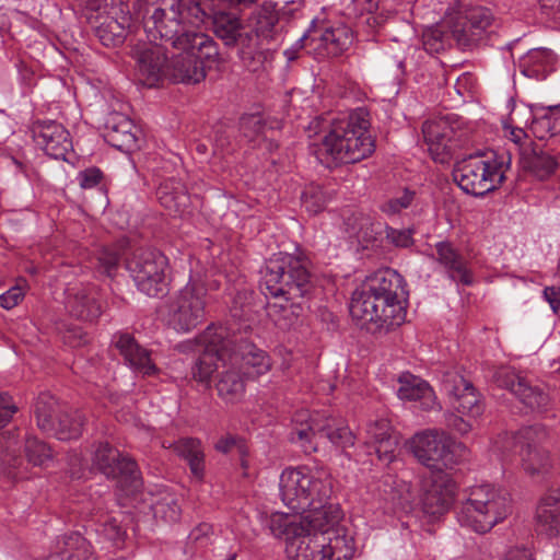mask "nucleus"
I'll return each instance as SVG.
<instances>
[{
	"instance_id": "obj_1",
	"label": "nucleus",
	"mask_w": 560,
	"mask_h": 560,
	"mask_svg": "<svg viewBox=\"0 0 560 560\" xmlns=\"http://www.w3.org/2000/svg\"><path fill=\"white\" fill-rule=\"evenodd\" d=\"M211 0H158L144 21L148 36L160 37L180 52L168 59L167 80L196 84L205 80L207 69L221 63L219 46L198 28L208 16Z\"/></svg>"
},
{
	"instance_id": "obj_2",
	"label": "nucleus",
	"mask_w": 560,
	"mask_h": 560,
	"mask_svg": "<svg viewBox=\"0 0 560 560\" xmlns=\"http://www.w3.org/2000/svg\"><path fill=\"white\" fill-rule=\"evenodd\" d=\"M370 127L371 116L364 107L337 117H315L307 127L308 138L323 136L311 143L312 153L328 168L360 162L375 150Z\"/></svg>"
},
{
	"instance_id": "obj_3",
	"label": "nucleus",
	"mask_w": 560,
	"mask_h": 560,
	"mask_svg": "<svg viewBox=\"0 0 560 560\" xmlns=\"http://www.w3.org/2000/svg\"><path fill=\"white\" fill-rule=\"evenodd\" d=\"M260 287L266 294L281 299L268 304V314L279 328L290 329L303 315L305 298L314 288L308 260L288 253L273 254L261 270Z\"/></svg>"
},
{
	"instance_id": "obj_4",
	"label": "nucleus",
	"mask_w": 560,
	"mask_h": 560,
	"mask_svg": "<svg viewBox=\"0 0 560 560\" xmlns=\"http://www.w3.org/2000/svg\"><path fill=\"white\" fill-rule=\"evenodd\" d=\"M409 292L404 277L392 268L368 276L351 298L350 314L369 330L390 329L406 318Z\"/></svg>"
},
{
	"instance_id": "obj_5",
	"label": "nucleus",
	"mask_w": 560,
	"mask_h": 560,
	"mask_svg": "<svg viewBox=\"0 0 560 560\" xmlns=\"http://www.w3.org/2000/svg\"><path fill=\"white\" fill-rule=\"evenodd\" d=\"M269 528L273 536L287 537L289 560H351L354 555L353 539L346 529L313 532L282 514L270 517Z\"/></svg>"
},
{
	"instance_id": "obj_6",
	"label": "nucleus",
	"mask_w": 560,
	"mask_h": 560,
	"mask_svg": "<svg viewBox=\"0 0 560 560\" xmlns=\"http://www.w3.org/2000/svg\"><path fill=\"white\" fill-rule=\"evenodd\" d=\"M510 165L511 156L505 152H477L455 163L453 178L464 192L483 197L503 184Z\"/></svg>"
},
{
	"instance_id": "obj_7",
	"label": "nucleus",
	"mask_w": 560,
	"mask_h": 560,
	"mask_svg": "<svg viewBox=\"0 0 560 560\" xmlns=\"http://www.w3.org/2000/svg\"><path fill=\"white\" fill-rule=\"evenodd\" d=\"M410 450L419 463L429 469V479L435 490H452L455 482L445 471L456 464V441L445 431L425 430L409 441Z\"/></svg>"
},
{
	"instance_id": "obj_8",
	"label": "nucleus",
	"mask_w": 560,
	"mask_h": 560,
	"mask_svg": "<svg viewBox=\"0 0 560 560\" xmlns=\"http://www.w3.org/2000/svg\"><path fill=\"white\" fill-rule=\"evenodd\" d=\"M236 341L231 339V327L210 325L192 340L178 345L182 352L198 353L191 366L192 378L199 383H209L212 374L223 369L231 354L230 347Z\"/></svg>"
},
{
	"instance_id": "obj_9",
	"label": "nucleus",
	"mask_w": 560,
	"mask_h": 560,
	"mask_svg": "<svg viewBox=\"0 0 560 560\" xmlns=\"http://www.w3.org/2000/svg\"><path fill=\"white\" fill-rule=\"evenodd\" d=\"M38 428L60 441L78 439L82 434L84 416L81 411L61 406L49 393H42L34 406Z\"/></svg>"
},
{
	"instance_id": "obj_10",
	"label": "nucleus",
	"mask_w": 560,
	"mask_h": 560,
	"mask_svg": "<svg viewBox=\"0 0 560 560\" xmlns=\"http://www.w3.org/2000/svg\"><path fill=\"white\" fill-rule=\"evenodd\" d=\"M462 508L460 521L475 532L485 534L513 511L510 492H470Z\"/></svg>"
},
{
	"instance_id": "obj_11",
	"label": "nucleus",
	"mask_w": 560,
	"mask_h": 560,
	"mask_svg": "<svg viewBox=\"0 0 560 560\" xmlns=\"http://www.w3.org/2000/svg\"><path fill=\"white\" fill-rule=\"evenodd\" d=\"M127 270L139 291L150 298L164 296L168 292L167 257L154 248H137L126 261Z\"/></svg>"
},
{
	"instance_id": "obj_12",
	"label": "nucleus",
	"mask_w": 560,
	"mask_h": 560,
	"mask_svg": "<svg viewBox=\"0 0 560 560\" xmlns=\"http://www.w3.org/2000/svg\"><path fill=\"white\" fill-rule=\"evenodd\" d=\"M319 492H279L284 505L295 514L304 515L306 527L313 532H325L329 528L345 529L339 526L341 510L334 504H323L316 500Z\"/></svg>"
},
{
	"instance_id": "obj_13",
	"label": "nucleus",
	"mask_w": 560,
	"mask_h": 560,
	"mask_svg": "<svg viewBox=\"0 0 560 560\" xmlns=\"http://www.w3.org/2000/svg\"><path fill=\"white\" fill-rule=\"evenodd\" d=\"M206 288L189 281L168 304V324L180 332L194 329L205 318Z\"/></svg>"
},
{
	"instance_id": "obj_14",
	"label": "nucleus",
	"mask_w": 560,
	"mask_h": 560,
	"mask_svg": "<svg viewBox=\"0 0 560 560\" xmlns=\"http://www.w3.org/2000/svg\"><path fill=\"white\" fill-rule=\"evenodd\" d=\"M305 413L296 416L295 421L301 423L291 431L290 440L300 444L305 453H312L317 450L316 439L326 438L334 445L347 448L354 445L355 436L348 425L337 423L334 419H326L324 424L319 421L311 419L310 422L303 423Z\"/></svg>"
},
{
	"instance_id": "obj_15",
	"label": "nucleus",
	"mask_w": 560,
	"mask_h": 560,
	"mask_svg": "<svg viewBox=\"0 0 560 560\" xmlns=\"http://www.w3.org/2000/svg\"><path fill=\"white\" fill-rule=\"evenodd\" d=\"M93 466L107 479L115 480L121 489L138 490L142 487V477L137 463L107 442H101L96 446Z\"/></svg>"
},
{
	"instance_id": "obj_16",
	"label": "nucleus",
	"mask_w": 560,
	"mask_h": 560,
	"mask_svg": "<svg viewBox=\"0 0 560 560\" xmlns=\"http://www.w3.org/2000/svg\"><path fill=\"white\" fill-rule=\"evenodd\" d=\"M136 62L138 81L148 88H154L166 78L168 57L166 49L156 43L139 42L130 51Z\"/></svg>"
},
{
	"instance_id": "obj_17",
	"label": "nucleus",
	"mask_w": 560,
	"mask_h": 560,
	"mask_svg": "<svg viewBox=\"0 0 560 560\" xmlns=\"http://www.w3.org/2000/svg\"><path fill=\"white\" fill-rule=\"evenodd\" d=\"M546 434L541 424L523 428L512 436L505 434L506 439L521 445L524 470L532 477H545L551 468L548 452L538 445Z\"/></svg>"
},
{
	"instance_id": "obj_18",
	"label": "nucleus",
	"mask_w": 560,
	"mask_h": 560,
	"mask_svg": "<svg viewBox=\"0 0 560 560\" xmlns=\"http://www.w3.org/2000/svg\"><path fill=\"white\" fill-rule=\"evenodd\" d=\"M494 381L499 387L510 390L525 407L538 412L548 410L550 405L548 393L540 386L533 385L515 371L500 369L494 374Z\"/></svg>"
},
{
	"instance_id": "obj_19",
	"label": "nucleus",
	"mask_w": 560,
	"mask_h": 560,
	"mask_svg": "<svg viewBox=\"0 0 560 560\" xmlns=\"http://www.w3.org/2000/svg\"><path fill=\"white\" fill-rule=\"evenodd\" d=\"M33 140L48 156L68 161L72 152V140L69 131L56 120H36L31 127Z\"/></svg>"
},
{
	"instance_id": "obj_20",
	"label": "nucleus",
	"mask_w": 560,
	"mask_h": 560,
	"mask_svg": "<svg viewBox=\"0 0 560 560\" xmlns=\"http://www.w3.org/2000/svg\"><path fill=\"white\" fill-rule=\"evenodd\" d=\"M443 389L452 407L459 413L477 418L483 412V405L472 383L456 372L446 373Z\"/></svg>"
},
{
	"instance_id": "obj_21",
	"label": "nucleus",
	"mask_w": 560,
	"mask_h": 560,
	"mask_svg": "<svg viewBox=\"0 0 560 560\" xmlns=\"http://www.w3.org/2000/svg\"><path fill=\"white\" fill-rule=\"evenodd\" d=\"M464 22L470 27L469 38L462 37L465 45L493 44L497 36L498 23L491 10L485 7H470L459 11Z\"/></svg>"
},
{
	"instance_id": "obj_22",
	"label": "nucleus",
	"mask_w": 560,
	"mask_h": 560,
	"mask_svg": "<svg viewBox=\"0 0 560 560\" xmlns=\"http://www.w3.org/2000/svg\"><path fill=\"white\" fill-rule=\"evenodd\" d=\"M112 342L135 372L143 376H152L159 372L150 351L140 346L130 334H115Z\"/></svg>"
},
{
	"instance_id": "obj_23",
	"label": "nucleus",
	"mask_w": 560,
	"mask_h": 560,
	"mask_svg": "<svg viewBox=\"0 0 560 560\" xmlns=\"http://www.w3.org/2000/svg\"><path fill=\"white\" fill-rule=\"evenodd\" d=\"M97 291L92 285H74L66 290V307L83 322H94L102 314Z\"/></svg>"
},
{
	"instance_id": "obj_24",
	"label": "nucleus",
	"mask_w": 560,
	"mask_h": 560,
	"mask_svg": "<svg viewBox=\"0 0 560 560\" xmlns=\"http://www.w3.org/2000/svg\"><path fill=\"white\" fill-rule=\"evenodd\" d=\"M235 338L236 341L232 343L230 351L231 353L237 354L241 370L246 368V373L250 376L266 374L271 368L269 355L231 328V339Z\"/></svg>"
},
{
	"instance_id": "obj_25",
	"label": "nucleus",
	"mask_w": 560,
	"mask_h": 560,
	"mask_svg": "<svg viewBox=\"0 0 560 560\" xmlns=\"http://www.w3.org/2000/svg\"><path fill=\"white\" fill-rule=\"evenodd\" d=\"M422 133L432 159L446 163L452 154L453 128L445 119L429 120L422 126Z\"/></svg>"
},
{
	"instance_id": "obj_26",
	"label": "nucleus",
	"mask_w": 560,
	"mask_h": 560,
	"mask_svg": "<svg viewBox=\"0 0 560 560\" xmlns=\"http://www.w3.org/2000/svg\"><path fill=\"white\" fill-rule=\"evenodd\" d=\"M434 247L435 254L432 257L444 268L448 279L463 285L474 283L466 259L450 242H438Z\"/></svg>"
},
{
	"instance_id": "obj_27",
	"label": "nucleus",
	"mask_w": 560,
	"mask_h": 560,
	"mask_svg": "<svg viewBox=\"0 0 560 560\" xmlns=\"http://www.w3.org/2000/svg\"><path fill=\"white\" fill-rule=\"evenodd\" d=\"M520 165L539 180L549 178L557 170L556 159L536 142H524L520 148Z\"/></svg>"
},
{
	"instance_id": "obj_28",
	"label": "nucleus",
	"mask_w": 560,
	"mask_h": 560,
	"mask_svg": "<svg viewBox=\"0 0 560 560\" xmlns=\"http://www.w3.org/2000/svg\"><path fill=\"white\" fill-rule=\"evenodd\" d=\"M105 139L114 148L122 152L139 149V129L131 119L122 114H112L105 126Z\"/></svg>"
},
{
	"instance_id": "obj_29",
	"label": "nucleus",
	"mask_w": 560,
	"mask_h": 560,
	"mask_svg": "<svg viewBox=\"0 0 560 560\" xmlns=\"http://www.w3.org/2000/svg\"><path fill=\"white\" fill-rule=\"evenodd\" d=\"M238 357L235 353L229 354V360L223 363V369L219 372L215 388L218 395L226 402H236L241 400L245 392V381Z\"/></svg>"
},
{
	"instance_id": "obj_30",
	"label": "nucleus",
	"mask_w": 560,
	"mask_h": 560,
	"mask_svg": "<svg viewBox=\"0 0 560 560\" xmlns=\"http://www.w3.org/2000/svg\"><path fill=\"white\" fill-rule=\"evenodd\" d=\"M535 530L549 538L560 534V492H549L538 502L535 513Z\"/></svg>"
},
{
	"instance_id": "obj_31",
	"label": "nucleus",
	"mask_w": 560,
	"mask_h": 560,
	"mask_svg": "<svg viewBox=\"0 0 560 560\" xmlns=\"http://www.w3.org/2000/svg\"><path fill=\"white\" fill-rule=\"evenodd\" d=\"M369 441L365 442L368 454H376L377 459L384 464L392 463L396 455L397 439L389 433L386 420H380L368 427Z\"/></svg>"
},
{
	"instance_id": "obj_32",
	"label": "nucleus",
	"mask_w": 560,
	"mask_h": 560,
	"mask_svg": "<svg viewBox=\"0 0 560 560\" xmlns=\"http://www.w3.org/2000/svg\"><path fill=\"white\" fill-rule=\"evenodd\" d=\"M397 396L401 400L419 401L424 410H432L438 406L436 396L430 384L410 373H404L398 378Z\"/></svg>"
},
{
	"instance_id": "obj_33",
	"label": "nucleus",
	"mask_w": 560,
	"mask_h": 560,
	"mask_svg": "<svg viewBox=\"0 0 560 560\" xmlns=\"http://www.w3.org/2000/svg\"><path fill=\"white\" fill-rule=\"evenodd\" d=\"M557 57L546 48L529 50L520 61V71L529 79L545 80L556 70Z\"/></svg>"
},
{
	"instance_id": "obj_34",
	"label": "nucleus",
	"mask_w": 560,
	"mask_h": 560,
	"mask_svg": "<svg viewBox=\"0 0 560 560\" xmlns=\"http://www.w3.org/2000/svg\"><path fill=\"white\" fill-rule=\"evenodd\" d=\"M131 26V15L121 7L119 14L109 15L96 28L101 43L107 47H115L124 43Z\"/></svg>"
},
{
	"instance_id": "obj_35",
	"label": "nucleus",
	"mask_w": 560,
	"mask_h": 560,
	"mask_svg": "<svg viewBox=\"0 0 560 560\" xmlns=\"http://www.w3.org/2000/svg\"><path fill=\"white\" fill-rule=\"evenodd\" d=\"M170 447L183 458L190 470L191 477L201 481L205 477V453L200 440L194 438H182Z\"/></svg>"
},
{
	"instance_id": "obj_36",
	"label": "nucleus",
	"mask_w": 560,
	"mask_h": 560,
	"mask_svg": "<svg viewBox=\"0 0 560 560\" xmlns=\"http://www.w3.org/2000/svg\"><path fill=\"white\" fill-rule=\"evenodd\" d=\"M160 203L171 212H183L189 203V195L185 184L176 178L168 177L158 188Z\"/></svg>"
},
{
	"instance_id": "obj_37",
	"label": "nucleus",
	"mask_w": 560,
	"mask_h": 560,
	"mask_svg": "<svg viewBox=\"0 0 560 560\" xmlns=\"http://www.w3.org/2000/svg\"><path fill=\"white\" fill-rule=\"evenodd\" d=\"M212 30L225 46L234 47L244 25L237 14L220 10L212 14Z\"/></svg>"
},
{
	"instance_id": "obj_38",
	"label": "nucleus",
	"mask_w": 560,
	"mask_h": 560,
	"mask_svg": "<svg viewBox=\"0 0 560 560\" xmlns=\"http://www.w3.org/2000/svg\"><path fill=\"white\" fill-rule=\"evenodd\" d=\"M318 39L328 54L337 56L346 51L353 43L351 28L343 24L325 28Z\"/></svg>"
},
{
	"instance_id": "obj_39",
	"label": "nucleus",
	"mask_w": 560,
	"mask_h": 560,
	"mask_svg": "<svg viewBox=\"0 0 560 560\" xmlns=\"http://www.w3.org/2000/svg\"><path fill=\"white\" fill-rule=\"evenodd\" d=\"M280 490H322L318 480L314 478L307 467L287 468L280 475Z\"/></svg>"
},
{
	"instance_id": "obj_40",
	"label": "nucleus",
	"mask_w": 560,
	"mask_h": 560,
	"mask_svg": "<svg viewBox=\"0 0 560 560\" xmlns=\"http://www.w3.org/2000/svg\"><path fill=\"white\" fill-rule=\"evenodd\" d=\"M58 551L54 555L63 557V560H89L91 556L88 540L78 532L65 534L57 541Z\"/></svg>"
},
{
	"instance_id": "obj_41",
	"label": "nucleus",
	"mask_w": 560,
	"mask_h": 560,
	"mask_svg": "<svg viewBox=\"0 0 560 560\" xmlns=\"http://www.w3.org/2000/svg\"><path fill=\"white\" fill-rule=\"evenodd\" d=\"M254 19V32L257 37H261L262 40L267 42L276 39L278 13L273 3L265 1L255 12Z\"/></svg>"
},
{
	"instance_id": "obj_42",
	"label": "nucleus",
	"mask_w": 560,
	"mask_h": 560,
	"mask_svg": "<svg viewBox=\"0 0 560 560\" xmlns=\"http://www.w3.org/2000/svg\"><path fill=\"white\" fill-rule=\"evenodd\" d=\"M255 32L241 31V36L237 38L236 45L238 46V57L243 65L252 71H256L261 63V52L259 50L258 40Z\"/></svg>"
},
{
	"instance_id": "obj_43",
	"label": "nucleus",
	"mask_w": 560,
	"mask_h": 560,
	"mask_svg": "<svg viewBox=\"0 0 560 560\" xmlns=\"http://www.w3.org/2000/svg\"><path fill=\"white\" fill-rule=\"evenodd\" d=\"M529 130L538 140H546L560 132V110L557 106L550 107L541 115H535Z\"/></svg>"
},
{
	"instance_id": "obj_44",
	"label": "nucleus",
	"mask_w": 560,
	"mask_h": 560,
	"mask_svg": "<svg viewBox=\"0 0 560 560\" xmlns=\"http://www.w3.org/2000/svg\"><path fill=\"white\" fill-rule=\"evenodd\" d=\"M455 492H422L421 509L429 516H439L447 512L454 503Z\"/></svg>"
},
{
	"instance_id": "obj_45",
	"label": "nucleus",
	"mask_w": 560,
	"mask_h": 560,
	"mask_svg": "<svg viewBox=\"0 0 560 560\" xmlns=\"http://www.w3.org/2000/svg\"><path fill=\"white\" fill-rule=\"evenodd\" d=\"M451 40L447 23L428 27L422 34L423 49L431 55L443 51L451 45Z\"/></svg>"
},
{
	"instance_id": "obj_46",
	"label": "nucleus",
	"mask_w": 560,
	"mask_h": 560,
	"mask_svg": "<svg viewBox=\"0 0 560 560\" xmlns=\"http://www.w3.org/2000/svg\"><path fill=\"white\" fill-rule=\"evenodd\" d=\"M331 198L332 192L318 185L308 186L301 196L302 206L311 214H317L323 211Z\"/></svg>"
},
{
	"instance_id": "obj_47",
	"label": "nucleus",
	"mask_w": 560,
	"mask_h": 560,
	"mask_svg": "<svg viewBox=\"0 0 560 560\" xmlns=\"http://www.w3.org/2000/svg\"><path fill=\"white\" fill-rule=\"evenodd\" d=\"M24 451L27 462L33 466L46 467L50 462H52V452L50 447L37 438H27Z\"/></svg>"
},
{
	"instance_id": "obj_48",
	"label": "nucleus",
	"mask_w": 560,
	"mask_h": 560,
	"mask_svg": "<svg viewBox=\"0 0 560 560\" xmlns=\"http://www.w3.org/2000/svg\"><path fill=\"white\" fill-rule=\"evenodd\" d=\"M151 510L155 518H162L170 523L177 522L182 512L177 500L170 492L159 501L152 500Z\"/></svg>"
},
{
	"instance_id": "obj_49",
	"label": "nucleus",
	"mask_w": 560,
	"mask_h": 560,
	"mask_svg": "<svg viewBox=\"0 0 560 560\" xmlns=\"http://www.w3.org/2000/svg\"><path fill=\"white\" fill-rule=\"evenodd\" d=\"M213 528L208 523H201L196 526L188 535L186 542V552L194 555L212 542Z\"/></svg>"
},
{
	"instance_id": "obj_50",
	"label": "nucleus",
	"mask_w": 560,
	"mask_h": 560,
	"mask_svg": "<svg viewBox=\"0 0 560 560\" xmlns=\"http://www.w3.org/2000/svg\"><path fill=\"white\" fill-rule=\"evenodd\" d=\"M448 26V33L451 34L452 40L455 42L456 46L463 50H470L478 45H465L462 43V37L469 38L470 27L464 22L463 15L458 12L454 18L446 22Z\"/></svg>"
},
{
	"instance_id": "obj_51",
	"label": "nucleus",
	"mask_w": 560,
	"mask_h": 560,
	"mask_svg": "<svg viewBox=\"0 0 560 560\" xmlns=\"http://www.w3.org/2000/svg\"><path fill=\"white\" fill-rule=\"evenodd\" d=\"M266 122L262 117L257 114L244 115L240 120V130L248 140H255L257 137L265 135Z\"/></svg>"
},
{
	"instance_id": "obj_52",
	"label": "nucleus",
	"mask_w": 560,
	"mask_h": 560,
	"mask_svg": "<svg viewBox=\"0 0 560 560\" xmlns=\"http://www.w3.org/2000/svg\"><path fill=\"white\" fill-rule=\"evenodd\" d=\"M97 267L107 277H114L119 265V253L112 247H103L97 252Z\"/></svg>"
},
{
	"instance_id": "obj_53",
	"label": "nucleus",
	"mask_w": 560,
	"mask_h": 560,
	"mask_svg": "<svg viewBox=\"0 0 560 560\" xmlns=\"http://www.w3.org/2000/svg\"><path fill=\"white\" fill-rule=\"evenodd\" d=\"M415 191L405 189L399 196L393 197L385 201L381 209L383 212L394 215L411 206L415 199Z\"/></svg>"
},
{
	"instance_id": "obj_54",
	"label": "nucleus",
	"mask_w": 560,
	"mask_h": 560,
	"mask_svg": "<svg viewBox=\"0 0 560 560\" xmlns=\"http://www.w3.org/2000/svg\"><path fill=\"white\" fill-rule=\"evenodd\" d=\"M413 230L386 226V240L396 247L407 248L413 244Z\"/></svg>"
},
{
	"instance_id": "obj_55",
	"label": "nucleus",
	"mask_w": 560,
	"mask_h": 560,
	"mask_svg": "<svg viewBox=\"0 0 560 560\" xmlns=\"http://www.w3.org/2000/svg\"><path fill=\"white\" fill-rule=\"evenodd\" d=\"M102 526V533L108 540L116 546L122 544L126 533L115 518L105 521Z\"/></svg>"
},
{
	"instance_id": "obj_56",
	"label": "nucleus",
	"mask_w": 560,
	"mask_h": 560,
	"mask_svg": "<svg viewBox=\"0 0 560 560\" xmlns=\"http://www.w3.org/2000/svg\"><path fill=\"white\" fill-rule=\"evenodd\" d=\"M16 411L12 397L8 393H0V428L7 425Z\"/></svg>"
},
{
	"instance_id": "obj_57",
	"label": "nucleus",
	"mask_w": 560,
	"mask_h": 560,
	"mask_svg": "<svg viewBox=\"0 0 560 560\" xmlns=\"http://www.w3.org/2000/svg\"><path fill=\"white\" fill-rule=\"evenodd\" d=\"M24 298V290L20 285L10 288L0 295V306L4 310H11L16 306Z\"/></svg>"
},
{
	"instance_id": "obj_58",
	"label": "nucleus",
	"mask_w": 560,
	"mask_h": 560,
	"mask_svg": "<svg viewBox=\"0 0 560 560\" xmlns=\"http://www.w3.org/2000/svg\"><path fill=\"white\" fill-rule=\"evenodd\" d=\"M102 178V173L98 168H88L81 172L78 176L80 186L84 189L95 187Z\"/></svg>"
},
{
	"instance_id": "obj_59",
	"label": "nucleus",
	"mask_w": 560,
	"mask_h": 560,
	"mask_svg": "<svg viewBox=\"0 0 560 560\" xmlns=\"http://www.w3.org/2000/svg\"><path fill=\"white\" fill-rule=\"evenodd\" d=\"M542 298L550 305L552 312L557 314L560 310V288L546 287L542 291Z\"/></svg>"
},
{
	"instance_id": "obj_60",
	"label": "nucleus",
	"mask_w": 560,
	"mask_h": 560,
	"mask_svg": "<svg viewBox=\"0 0 560 560\" xmlns=\"http://www.w3.org/2000/svg\"><path fill=\"white\" fill-rule=\"evenodd\" d=\"M447 424L460 434H466L471 430L470 422L455 415H450Z\"/></svg>"
},
{
	"instance_id": "obj_61",
	"label": "nucleus",
	"mask_w": 560,
	"mask_h": 560,
	"mask_svg": "<svg viewBox=\"0 0 560 560\" xmlns=\"http://www.w3.org/2000/svg\"><path fill=\"white\" fill-rule=\"evenodd\" d=\"M353 4L361 11V14H372L381 7L377 0H354Z\"/></svg>"
},
{
	"instance_id": "obj_62",
	"label": "nucleus",
	"mask_w": 560,
	"mask_h": 560,
	"mask_svg": "<svg viewBox=\"0 0 560 560\" xmlns=\"http://www.w3.org/2000/svg\"><path fill=\"white\" fill-rule=\"evenodd\" d=\"M503 560H533L532 553L527 549H512Z\"/></svg>"
},
{
	"instance_id": "obj_63",
	"label": "nucleus",
	"mask_w": 560,
	"mask_h": 560,
	"mask_svg": "<svg viewBox=\"0 0 560 560\" xmlns=\"http://www.w3.org/2000/svg\"><path fill=\"white\" fill-rule=\"evenodd\" d=\"M236 440L233 436H228L219 440L215 444V450L221 453H228L235 445Z\"/></svg>"
},
{
	"instance_id": "obj_64",
	"label": "nucleus",
	"mask_w": 560,
	"mask_h": 560,
	"mask_svg": "<svg viewBox=\"0 0 560 560\" xmlns=\"http://www.w3.org/2000/svg\"><path fill=\"white\" fill-rule=\"evenodd\" d=\"M511 140L518 145V149L521 148V145L523 144L522 143V139L526 137V133L523 129L521 128H516V129H513L511 132Z\"/></svg>"
}]
</instances>
